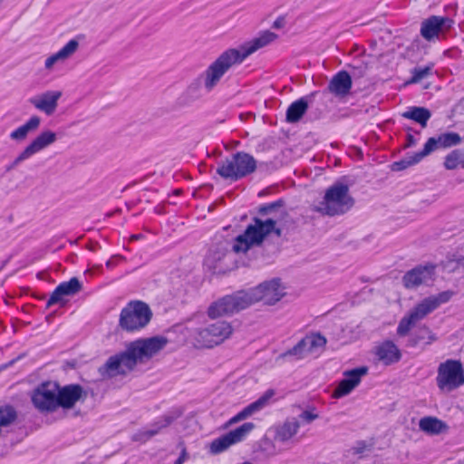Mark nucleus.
<instances>
[{
  "instance_id": "f257e3e1",
  "label": "nucleus",
  "mask_w": 464,
  "mask_h": 464,
  "mask_svg": "<svg viewBox=\"0 0 464 464\" xmlns=\"http://www.w3.org/2000/svg\"><path fill=\"white\" fill-rule=\"evenodd\" d=\"M284 295L285 287L282 286L278 279H273L248 291H238L218 299L210 304L208 314L212 319L230 315L259 301H263L266 304H274Z\"/></svg>"
},
{
  "instance_id": "f03ea898",
  "label": "nucleus",
  "mask_w": 464,
  "mask_h": 464,
  "mask_svg": "<svg viewBox=\"0 0 464 464\" xmlns=\"http://www.w3.org/2000/svg\"><path fill=\"white\" fill-rule=\"evenodd\" d=\"M271 234L281 236L276 221L270 218H255L245 232L236 237L232 249L235 253H246L252 246L260 245Z\"/></svg>"
},
{
  "instance_id": "7ed1b4c3",
  "label": "nucleus",
  "mask_w": 464,
  "mask_h": 464,
  "mask_svg": "<svg viewBox=\"0 0 464 464\" xmlns=\"http://www.w3.org/2000/svg\"><path fill=\"white\" fill-rule=\"evenodd\" d=\"M353 203L348 186L335 183L326 190L324 199L315 207V209L324 215L336 216L347 212Z\"/></svg>"
},
{
  "instance_id": "20e7f679",
  "label": "nucleus",
  "mask_w": 464,
  "mask_h": 464,
  "mask_svg": "<svg viewBox=\"0 0 464 464\" xmlns=\"http://www.w3.org/2000/svg\"><path fill=\"white\" fill-rule=\"evenodd\" d=\"M256 169V161L253 156L246 152H237L218 163L217 172L224 179L237 180Z\"/></svg>"
},
{
  "instance_id": "39448f33",
  "label": "nucleus",
  "mask_w": 464,
  "mask_h": 464,
  "mask_svg": "<svg viewBox=\"0 0 464 464\" xmlns=\"http://www.w3.org/2000/svg\"><path fill=\"white\" fill-rule=\"evenodd\" d=\"M233 332L231 324L218 321L193 331L191 337L198 348H212L227 339Z\"/></svg>"
},
{
  "instance_id": "423d86ee",
  "label": "nucleus",
  "mask_w": 464,
  "mask_h": 464,
  "mask_svg": "<svg viewBox=\"0 0 464 464\" xmlns=\"http://www.w3.org/2000/svg\"><path fill=\"white\" fill-rule=\"evenodd\" d=\"M151 316V310L147 304L132 301L121 310L119 324L127 332H135L144 328L150 323Z\"/></svg>"
},
{
  "instance_id": "0eeeda50",
  "label": "nucleus",
  "mask_w": 464,
  "mask_h": 464,
  "mask_svg": "<svg viewBox=\"0 0 464 464\" xmlns=\"http://www.w3.org/2000/svg\"><path fill=\"white\" fill-rule=\"evenodd\" d=\"M461 141V137L456 132H445L439 135L438 137H431L426 141L422 150L415 153L412 156H408L406 159L400 162H395L394 166L397 167L396 169H405L409 166L420 162L424 157L430 154L436 149L450 148L460 144Z\"/></svg>"
},
{
  "instance_id": "6e6552de",
  "label": "nucleus",
  "mask_w": 464,
  "mask_h": 464,
  "mask_svg": "<svg viewBox=\"0 0 464 464\" xmlns=\"http://www.w3.org/2000/svg\"><path fill=\"white\" fill-rule=\"evenodd\" d=\"M436 383L441 392H450L464 384V370L459 361L449 359L438 367Z\"/></svg>"
},
{
  "instance_id": "1a4fd4ad",
  "label": "nucleus",
  "mask_w": 464,
  "mask_h": 464,
  "mask_svg": "<svg viewBox=\"0 0 464 464\" xmlns=\"http://www.w3.org/2000/svg\"><path fill=\"white\" fill-rule=\"evenodd\" d=\"M277 38L278 35L269 30L261 31L256 37L244 42L237 48L226 50L218 58H247L258 50L273 44Z\"/></svg>"
},
{
  "instance_id": "9d476101",
  "label": "nucleus",
  "mask_w": 464,
  "mask_h": 464,
  "mask_svg": "<svg viewBox=\"0 0 464 464\" xmlns=\"http://www.w3.org/2000/svg\"><path fill=\"white\" fill-rule=\"evenodd\" d=\"M169 341L164 336L138 339L128 345L135 363L144 362L162 351Z\"/></svg>"
},
{
  "instance_id": "9b49d317",
  "label": "nucleus",
  "mask_w": 464,
  "mask_h": 464,
  "mask_svg": "<svg viewBox=\"0 0 464 464\" xmlns=\"http://www.w3.org/2000/svg\"><path fill=\"white\" fill-rule=\"evenodd\" d=\"M136 363L130 350L109 357L106 362L99 368V372L103 379H110L117 375H124L132 371Z\"/></svg>"
},
{
  "instance_id": "f8f14e48",
  "label": "nucleus",
  "mask_w": 464,
  "mask_h": 464,
  "mask_svg": "<svg viewBox=\"0 0 464 464\" xmlns=\"http://www.w3.org/2000/svg\"><path fill=\"white\" fill-rule=\"evenodd\" d=\"M256 428L253 422H245L237 429L213 440L209 444V451L212 454H219L226 451L231 446L242 442Z\"/></svg>"
},
{
  "instance_id": "ddd939ff",
  "label": "nucleus",
  "mask_w": 464,
  "mask_h": 464,
  "mask_svg": "<svg viewBox=\"0 0 464 464\" xmlns=\"http://www.w3.org/2000/svg\"><path fill=\"white\" fill-rule=\"evenodd\" d=\"M58 137L57 134L51 130H44L35 136L30 143L17 155L9 169H14L32 158L34 155L41 152L46 148L53 145Z\"/></svg>"
},
{
  "instance_id": "4468645a",
  "label": "nucleus",
  "mask_w": 464,
  "mask_h": 464,
  "mask_svg": "<svg viewBox=\"0 0 464 464\" xmlns=\"http://www.w3.org/2000/svg\"><path fill=\"white\" fill-rule=\"evenodd\" d=\"M58 384L46 382L39 385L33 392L32 401L42 412L54 411L57 409Z\"/></svg>"
},
{
  "instance_id": "2eb2a0df",
  "label": "nucleus",
  "mask_w": 464,
  "mask_h": 464,
  "mask_svg": "<svg viewBox=\"0 0 464 464\" xmlns=\"http://www.w3.org/2000/svg\"><path fill=\"white\" fill-rule=\"evenodd\" d=\"M435 281L434 266H418L402 276V285L406 289H416L421 285H430Z\"/></svg>"
},
{
  "instance_id": "dca6fc26",
  "label": "nucleus",
  "mask_w": 464,
  "mask_h": 464,
  "mask_svg": "<svg viewBox=\"0 0 464 464\" xmlns=\"http://www.w3.org/2000/svg\"><path fill=\"white\" fill-rule=\"evenodd\" d=\"M242 60H216L200 75L203 81L204 89L207 92H211L220 82L225 73L237 62Z\"/></svg>"
},
{
  "instance_id": "f3484780",
  "label": "nucleus",
  "mask_w": 464,
  "mask_h": 464,
  "mask_svg": "<svg viewBox=\"0 0 464 464\" xmlns=\"http://www.w3.org/2000/svg\"><path fill=\"white\" fill-rule=\"evenodd\" d=\"M454 294L453 291L447 290L436 295L428 296L419 303L411 313L419 322L436 310L440 304L448 303Z\"/></svg>"
},
{
  "instance_id": "a211bd4d",
  "label": "nucleus",
  "mask_w": 464,
  "mask_h": 464,
  "mask_svg": "<svg viewBox=\"0 0 464 464\" xmlns=\"http://www.w3.org/2000/svg\"><path fill=\"white\" fill-rule=\"evenodd\" d=\"M181 411L179 410H175L169 411L163 416L160 417L154 423H152L150 427L144 428L138 432H136L132 440L135 441L145 442L153 436L159 434L162 429L169 426L174 420H176L181 415Z\"/></svg>"
},
{
  "instance_id": "6ab92c4d",
  "label": "nucleus",
  "mask_w": 464,
  "mask_h": 464,
  "mask_svg": "<svg viewBox=\"0 0 464 464\" xmlns=\"http://www.w3.org/2000/svg\"><path fill=\"white\" fill-rule=\"evenodd\" d=\"M275 395V392L273 390L266 391L260 398H258L254 402L248 404L242 411L237 412L235 416L230 418L225 424L224 428H229L236 423L243 421L254 414L259 412L264 408H266L268 404L272 397Z\"/></svg>"
},
{
  "instance_id": "aec40b11",
  "label": "nucleus",
  "mask_w": 464,
  "mask_h": 464,
  "mask_svg": "<svg viewBox=\"0 0 464 464\" xmlns=\"http://www.w3.org/2000/svg\"><path fill=\"white\" fill-rule=\"evenodd\" d=\"M368 372L366 366L358 367L343 372L344 378L339 382L338 386L334 391L333 396L334 398H342L348 395L354 388H356Z\"/></svg>"
},
{
  "instance_id": "412c9836",
  "label": "nucleus",
  "mask_w": 464,
  "mask_h": 464,
  "mask_svg": "<svg viewBox=\"0 0 464 464\" xmlns=\"http://www.w3.org/2000/svg\"><path fill=\"white\" fill-rule=\"evenodd\" d=\"M62 94L61 91L49 90L30 98L29 102L36 110L50 116L55 112Z\"/></svg>"
},
{
  "instance_id": "4be33fe9",
  "label": "nucleus",
  "mask_w": 464,
  "mask_h": 464,
  "mask_svg": "<svg viewBox=\"0 0 464 464\" xmlns=\"http://www.w3.org/2000/svg\"><path fill=\"white\" fill-rule=\"evenodd\" d=\"M453 21L449 17L432 15L421 23L420 34L426 40H431L440 32L451 27Z\"/></svg>"
},
{
  "instance_id": "5701e85b",
  "label": "nucleus",
  "mask_w": 464,
  "mask_h": 464,
  "mask_svg": "<svg viewBox=\"0 0 464 464\" xmlns=\"http://www.w3.org/2000/svg\"><path fill=\"white\" fill-rule=\"evenodd\" d=\"M82 289V284L76 277H72L69 281L63 282L57 285L51 296L47 300L46 306L50 307L56 304H63L64 296L73 295Z\"/></svg>"
},
{
  "instance_id": "b1692460",
  "label": "nucleus",
  "mask_w": 464,
  "mask_h": 464,
  "mask_svg": "<svg viewBox=\"0 0 464 464\" xmlns=\"http://www.w3.org/2000/svg\"><path fill=\"white\" fill-rule=\"evenodd\" d=\"M376 359L384 365H391L398 362L401 358V350L392 341L387 340L374 347Z\"/></svg>"
},
{
  "instance_id": "393cba45",
  "label": "nucleus",
  "mask_w": 464,
  "mask_h": 464,
  "mask_svg": "<svg viewBox=\"0 0 464 464\" xmlns=\"http://www.w3.org/2000/svg\"><path fill=\"white\" fill-rule=\"evenodd\" d=\"M82 395V388L78 384H71L60 389L57 392V408H72Z\"/></svg>"
},
{
  "instance_id": "a878e982",
  "label": "nucleus",
  "mask_w": 464,
  "mask_h": 464,
  "mask_svg": "<svg viewBox=\"0 0 464 464\" xmlns=\"http://www.w3.org/2000/svg\"><path fill=\"white\" fill-rule=\"evenodd\" d=\"M300 428L299 420L295 418L287 419L285 422L276 425L274 428L276 442H288L295 435L297 434Z\"/></svg>"
},
{
  "instance_id": "bb28decb",
  "label": "nucleus",
  "mask_w": 464,
  "mask_h": 464,
  "mask_svg": "<svg viewBox=\"0 0 464 464\" xmlns=\"http://www.w3.org/2000/svg\"><path fill=\"white\" fill-rule=\"evenodd\" d=\"M352 88V79L345 71L337 72L331 80L328 89L335 96L343 97L347 95Z\"/></svg>"
},
{
  "instance_id": "cd10ccee",
  "label": "nucleus",
  "mask_w": 464,
  "mask_h": 464,
  "mask_svg": "<svg viewBox=\"0 0 464 464\" xmlns=\"http://www.w3.org/2000/svg\"><path fill=\"white\" fill-rule=\"evenodd\" d=\"M40 117L34 115L30 117L23 125L11 131L9 137L12 140L16 142H23L27 139L30 133L34 132L40 127Z\"/></svg>"
},
{
  "instance_id": "c85d7f7f",
  "label": "nucleus",
  "mask_w": 464,
  "mask_h": 464,
  "mask_svg": "<svg viewBox=\"0 0 464 464\" xmlns=\"http://www.w3.org/2000/svg\"><path fill=\"white\" fill-rule=\"evenodd\" d=\"M205 92L204 84L202 79L198 77L195 79L183 92L181 99L184 104H189L198 99H200Z\"/></svg>"
},
{
  "instance_id": "c756f323",
  "label": "nucleus",
  "mask_w": 464,
  "mask_h": 464,
  "mask_svg": "<svg viewBox=\"0 0 464 464\" xmlns=\"http://www.w3.org/2000/svg\"><path fill=\"white\" fill-rule=\"evenodd\" d=\"M308 109V103L304 98H301L290 104L286 111V121L295 123L300 121Z\"/></svg>"
},
{
  "instance_id": "7c9ffc66",
  "label": "nucleus",
  "mask_w": 464,
  "mask_h": 464,
  "mask_svg": "<svg viewBox=\"0 0 464 464\" xmlns=\"http://www.w3.org/2000/svg\"><path fill=\"white\" fill-rule=\"evenodd\" d=\"M402 117L405 119L412 120L420 124L422 128H425L427 126L428 121L431 117V113L426 108L414 106L404 111L402 113Z\"/></svg>"
},
{
  "instance_id": "2f4dec72",
  "label": "nucleus",
  "mask_w": 464,
  "mask_h": 464,
  "mask_svg": "<svg viewBox=\"0 0 464 464\" xmlns=\"http://www.w3.org/2000/svg\"><path fill=\"white\" fill-rule=\"evenodd\" d=\"M227 248L224 244H218L211 247L204 260V265L209 269H216L218 264L225 257Z\"/></svg>"
},
{
  "instance_id": "473e14b6",
  "label": "nucleus",
  "mask_w": 464,
  "mask_h": 464,
  "mask_svg": "<svg viewBox=\"0 0 464 464\" xmlns=\"http://www.w3.org/2000/svg\"><path fill=\"white\" fill-rule=\"evenodd\" d=\"M419 427L430 434H439L446 427L443 421L433 417H425L420 420Z\"/></svg>"
},
{
  "instance_id": "72a5a7b5",
  "label": "nucleus",
  "mask_w": 464,
  "mask_h": 464,
  "mask_svg": "<svg viewBox=\"0 0 464 464\" xmlns=\"http://www.w3.org/2000/svg\"><path fill=\"white\" fill-rule=\"evenodd\" d=\"M444 167L449 170L456 169L458 168L464 169V150H454L450 151L445 157Z\"/></svg>"
},
{
  "instance_id": "f704fd0d",
  "label": "nucleus",
  "mask_w": 464,
  "mask_h": 464,
  "mask_svg": "<svg viewBox=\"0 0 464 464\" xmlns=\"http://www.w3.org/2000/svg\"><path fill=\"white\" fill-rule=\"evenodd\" d=\"M304 340L303 338L292 349H290L287 352L282 353L280 355V357L285 358V357H287V356H293V357H295V360H301V359H304V358L307 357L308 355L312 354L310 353L308 347H306V345H304Z\"/></svg>"
},
{
  "instance_id": "c9c22d12",
  "label": "nucleus",
  "mask_w": 464,
  "mask_h": 464,
  "mask_svg": "<svg viewBox=\"0 0 464 464\" xmlns=\"http://www.w3.org/2000/svg\"><path fill=\"white\" fill-rule=\"evenodd\" d=\"M304 340V344L308 347L311 353H314L317 349L324 347L326 343V339L319 334L307 335Z\"/></svg>"
},
{
  "instance_id": "e433bc0d",
  "label": "nucleus",
  "mask_w": 464,
  "mask_h": 464,
  "mask_svg": "<svg viewBox=\"0 0 464 464\" xmlns=\"http://www.w3.org/2000/svg\"><path fill=\"white\" fill-rule=\"evenodd\" d=\"M78 47V40L72 39L61 50H59L56 53L52 54L49 58H68L76 52Z\"/></svg>"
},
{
  "instance_id": "4c0bfd02",
  "label": "nucleus",
  "mask_w": 464,
  "mask_h": 464,
  "mask_svg": "<svg viewBox=\"0 0 464 464\" xmlns=\"http://www.w3.org/2000/svg\"><path fill=\"white\" fill-rule=\"evenodd\" d=\"M433 63H430L424 67H416L412 71V77L408 81V83H417L421 80L427 78L432 73Z\"/></svg>"
},
{
  "instance_id": "58836bf2",
  "label": "nucleus",
  "mask_w": 464,
  "mask_h": 464,
  "mask_svg": "<svg viewBox=\"0 0 464 464\" xmlns=\"http://www.w3.org/2000/svg\"><path fill=\"white\" fill-rule=\"evenodd\" d=\"M418 320L410 314L404 316L399 323L397 333L401 336L406 335Z\"/></svg>"
},
{
  "instance_id": "ea45409f",
  "label": "nucleus",
  "mask_w": 464,
  "mask_h": 464,
  "mask_svg": "<svg viewBox=\"0 0 464 464\" xmlns=\"http://www.w3.org/2000/svg\"><path fill=\"white\" fill-rule=\"evenodd\" d=\"M44 71L46 72L44 75H48L50 73H63L65 71L63 60H45Z\"/></svg>"
},
{
  "instance_id": "a19ab883",
  "label": "nucleus",
  "mask_w": 464,
  "mask_h": 464,
  "mask_svg": "<svg viewBox=\"0 0 464 464\" xmlns=\"http://www.w3.org/2000/svg\"><path fill=\"white\" fill-rule=\"evenodd\" d=\"M299 418L303 420L304 421L310 423L316 420L318 418V414L312 411H304L300 415Z\"/></svg>"
},
{
  "instance_id": "79ce46f5",
  "label": "nucleus",
  "mask_w": 464,
  "mask_h": 464,
  "mask_svg": "<svg viewBox=\"0 0 464 464\" xmlns=\"http://www.w3.org/2000/svg\"><path fill=\"white\" fill-rule=\"evenodd\" d=\"M123 259L124 258L121 256H114L106 262V266L108 268H113L119 264L120 261Z\"/></svg>"
},
{
  "instance_id": "37998d69",
  "label": "nucleus",
  "mask_w": 464,
  "mask_h": 464,
  "mask_svg": "<svg viewBox=\"0 0 464 464\" xmlns=\"http://www.w3.org/2000/svg\"><path fill=\"white\" fill-rule=\"evenodd\" d=\"M285 24V19L283 17H278L274 23L273 27L279 29L282 28Z\"/></svg>"
},
{
  "instance_id": "c03bdc74",
  "label": "nucleus",
  "mask_w": 464,
  "mask_h": 464,
  "mask_svg": "<svg viewBox=\"0 0 464 464\" xmlns=\"http://www.w3.org/2000/svg\"><path fill=\"white\" fill-rule=\"evenodd\" d=\"M365 447H366L365 442L361 441V442L358 443L357 447L354 448V452L355 453H362L364 450Z\"/></svg>"
},
{
  "instance_id": "a18cd8bd",
  "label": "nucleus",
  "mask_w": 464,
  "mask_h": 464,
  "mask_svg": "<svg viewBox=\"0 0 464 464\" xmlns=\"http://www.w3.org/2000/svg\"><path fill=\"white\" fill-rule=\"evenodd\" d=\"M407 141H408V144H407L408 146H412L416 143V140L413 137V135H411V134H408Z\"/></svg>"
},
{
  "instance_id": "49530a36",
  "label": "nucleus",
  "mask_w": 464,
  "mask_h": 464,
  "mask_svg": "<svg viewBox=\"0 0 464 464\" xmlns=\"http://www.w3.org/2000/svg\"><path fill=\"white\" fill-rule=\"evenodd\" d=\"M275 205H269V206H264L262 208H260V213H267L268 211H270L272 208H274Z\"/></svg>"
},
{
  "instance_id": "de8ad7c7",
  "label": "nucleus",
  "mask_w": 464,
  "mask_h": 464,
  "mask_svg": "<svg viewBox=\"0 0 464 464\" xmlns=\"http://www.w3.org/2000/svg\"><path fill=\"white\" fill-rule=\"evenodd\" d=\"M420 39H417L415 40L412 44H411V48L414 50V49H417L419 50L420 49Z\"/></svg>"
},
{
  "instance_id": "09e8293b",
  "label": "nucleus",
  "mask_w": 464,
  "mask_h": 464,
  "mask_svg": "<svg viewBox=\"0 0 464 464\" xmlns=\"http://www.w3.org/2000/svg\"><path fill=\"white\" fill-rule=\"evenodd\" d=\"M179 458L184 459L185 461L188 459V453L186 451V449L182 450Z\"/></svg>"
},
{
  "instance_id": "8fccbe9b",
  "label": "nucleus",
  "mask_w": 464,
  "mask_h": 464,
  "mask_svg": "<svg viewBox=\"0 0 464 464\" xmlns=\"http://www.w3.org/2000/svg\"><path fill=\"white\" fill-rule=\"evenodd\" d=\"M435 340H436V336L433 334H431L430 332H429V341L427 343H431Z\"/></svg>"
},
{
  "instance_id": "3c124183",
  "label": "nucleus",
  "mask_w": 464,
  "mask_h": 464,
  "mask_svg": "<svg viewBox=\"0 0 464 464\" xmlns=\"http://www.w3.org/2000/svg\"><path fill=\"white\" fill-rule=\"evenodd\" d=\"M377 45V43L376 42H372L371 44H370V47L372 50H373Z\"/></svg>"
},
{
  "instance_id": "603ef678",
  "label": "nucleus",
  "mask_w": 464,
  "mask_h": 464,
  "mask_svg": "<svg viewBox=\"0 0 464 464\" xmlns=\"http://www.w3.org/2000/svg\"><path fill=\"white\" fill-rule=\"evenodd\" d=\"M140 235H133V236L131 237V239H138V238H140Z\"/></svg>"
},
{
  "instance_id": "864d4df0",
  "label": "nucleus",
  "mask_w": 464,
  "mask_h": 464,
  "mask_svg": "<svg viewBox=\"0 0 464 464\" xmlns=\"http://www.w3.org/2000/svg\"><path fill=\"white\" fill-rule=\"evenodd\" d=\"M177 461H178V462H179V463H181V464H183V463L185 462V460H184V459H179V458H178Z\"/></svg>"
},
{
  "instance_id": "5fc2aeb1",
  "label": "nucleus",
  "mask_w": 464,
  "mask_h": 464,
  "mask_svg": "<svg viewBox=\"0 0 464 464\" xmlns=\"http://www.w3.org/2000/svg\"><path fill=\"white\" fill-rule=\"evenodd\" d=\"M363 52H364V51H362V52H360L359 53H357V54L355 55V58H357V57L361 56V55L362 54V53H363Z\"/></svg>"
},
{
  "instance_id": "6e6d98bb",
  "label": "nucleus",
  "mask_w": 464,
  "mask_h": 464,
  "mask_svg": "<svg viewBox=\"0 0 464 464\" xmlns=\"http://www.w3.org/2000/svg\"><path fill=\"white\" fill-rule=\"evenodd\" d=\"M368 55L372 57V56H376L377 54H376V53H369Z\"/></svg>"
},
{
  "instance_id": "4d7b16f0",
  "label": "nucleus",
  "mask_w": 464,
  "mask_h": 464,
  "mask_svg": "<svg viewBox=\"0 0 464 464\" xmlns=\"http://www.w3.org/2000/svg\"><path fill=\"white\" fill-rule=\"evenodd\" d=\"M361 48L358 45H355V50L359 51Z\"/></svg>"
},
{
  "instance_id": "13d9d810",
  "label": "nucleus",
  "mask_w": 464,
  "mask_h": 464,
  "mask_svg": "<svg viewBox=\"0 0 464 464\" xmlns=\"http://www.w3.org/2000/svg\"><path fill=\"white\" fill-rule=\"evenodd\" d=\"M174 464H181V463H179V462H178V461L176 460Z\"/></svg>"
},
{
  "instance_id": "bf43d9fd",
  "label": "nucleus",
  "mask_w": 464,
  "mask_h": 464,
  "mask_svg": "<svg viewBox=\"0 0 464 464\" xmlns=\"http://www.w3.org/2000/svg\"><path fill=\"white\" fill-rule=\"evenodd\" d=\"M3 0H0V3L2 2Z\"/></svg>"
}]
</instances>
